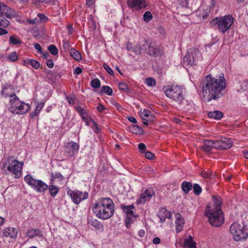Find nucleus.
<instances>
[{"instance_id": "nucleus-61", "label": "nucleus", "mask_w": 248, "mask_h": 248, "mask_svg": "<svg viewBox=\"0 0 248 248\" xmlns=\"http://www.w3.org/2000/svg\"><path fill=\"white\" fill-rule=\"evenodd\" d=\"M105 108L104 107V106L101 104H99V105L97 107V109L99 112L103 111V110H104Z\"/></svg>"}, {"instance_id": "nucleus-1", "label": "nucleus", "mask_w": 248, "mask_h": 248, "mask_svg": "<svg viewBox=\"0 0 248 248\" xmlns=\"http://www.w3.org/2000/svg\"><path fill=\"white\" fill-rule=\"evenodd\" d=\"M226 87V80L223 74H221L218 78L208 75L202 82V93L204 95L208 96V101L221 97L225 93Z\"/></svg>"}, {"instance_id": "nucleus-39", "label": "nucleus", "mask_w": 248, "mask_h": 248, "mask_svg": "<svg viewBox=\"0 0 248 248\" xmlns=\"http://www.w3.org/2000/svg\"><path fill=\"white\" fill-rule=\"evenodd\" d=\"M202 176L204 178H212L214 176L213 172L210 170H208L207 171H202L201 172Z\"/></svg>"}, {"instance_id": "nucleus-63", "label": "nucleus", "mask_w": 248, "mask_h": 248, "mask_svg": "<svg viewBox=\"0 0 248 248\" xmlns=\"http://www.w3.org/2000/svg\"><path fill=\"white\" fill-rule=\"evenodd\" d=\"M82 71V69L79 67H77L75 69V72L78 75L81 74Z\"/></svg>"}, {"instance_id": "nucleus-53", "label": "nucleus", "mask_w": 248, "mask_h": 248, "mask_svg": "<svg viewBox=\"0 0 248 248\" xmlns=\"http://www.w3.org/2000/svg\"><path fill=\"white\" fill-rule=\"evenodd\" d=\"M38 16L40 18L41 20H43L44 21H46L48 19V18L43 14H38Z\"/></svg>"}, {"instance_id": "nucleus-55", "label": "nucleus", "mask_w": 248, "mask_h": 248, "mask_svg": "<svg viewBox=\"0 0 248 248\" xmlns=\"http://www.w3.org/2000/svg\"><path fill=\"white\" fill-rule=\"evenodd\" d=\"M76 110L79 113L80 115L86 112L85 110L80 106H78L76 107Z\"/></svg>"}, {"instance_id": "nucleus-4", "label": "nucleus", "mask_w": 248, "mask_h": 248, "mask_svg": "<svg viewBox=\"0 0 248 248\" xmlns=\"http://www.w3.org/2000/svg\"><path fill=\"white\" fill-rule=\"evenodd\" d=\"M10 106L8 110L12 113L16 114H24L28 112L30 108L29 104L21 101L15 94H10Z\"/></svg>"}, {"instance_id": "nucleus-33", "label": "nucleus", "mask_w": 248, "mask_h": 248, "mask_svg": "<svg viewBox=\"0 0 248 248\" xmlns=\"http://www.w3.org/2000/svg\"><path fill=\"white\" fill-rule=\"evenodd\" d=\"M129 130L136 134H140L142 133V129L139 126L136 125H132L129 127Z\"/></svg>"}, {"instance_id": "nucleus-3", "label": "nucleus", "mask_w": 248, "mask_h": 248, "mask_svg": "<svg viewBox=\"0 0 248 248\" xmlns=\"http://www.w3.org/2000/svg\"><path fill=\"white\" fill-rule=\"evenodd\" d=\"M165 93L168 97L177 102L182 108H186L187 101L184 97L182 87L178 85L168 86L165 90Z\"/></svg>"}, {"instance_id": "nucleus-30", "label": "nucleus", "mask_w": 248, "mask_h": 248, "mask_svg": "<svg viewBox=\"0 0 248 248\" xmlns=\"http://www.w3.org/2000/svg\"><path fill=\"white\" fill-rule=\"evenodd\" d=\"M181 187L185 193L187 194L190 190L192 189V185L190 182H184L182 184Z\"/></svg>"}, {"instance_id": "nucleus-37", "label": "nucleus", "mask_w": 248, "mask_h": 248, "mask_svg": "<svg viewBox=\"0 0 248 248\" xmlns=\"http://www.w3.org/2000/svg\"><path fill=\"white\" fill-rule=\"evenodd\" d=\"M140 115L143 120H148V118L152 116L150 111L145 109L140 112Z\"/></svg>"}, {"instance_id": "nucleus-5", "label": "nucleus", "mask_w": 248, "mask_h": 248, "mask_svg": "<svg viewBox=\"0 0 248 248\" xmlns=\"http://www.w3.org/2000/svg\"><path fill=\"white\" fill-rule=\"evenodd\" d=\"M12 157H9L8 159V164L5 163L1 168L3 173L7 174L9 172H12L15 174L16 178H19L21 174V171L23 166V162H19L16 159L11 160Z\"/></svg>"}, {"instance_id": "nucleus-50", "label": "nucleus", "mask_w": 248, "mask_h": 248, "mask_svg": "<svg viewBox=\"0 0 248 248\" xmlns=\"http://www.w3.org/2000/svg\"><path fill=\"white\" fill-rule=\"evenodd\" d=\"M103 67L104 69L108 72L110 75H113L114 74L113 71L111 69V68L107 64L104 63L103 64Z\"/></svg>"}, {"instance_id": "nucleus-16", "label": "nucleus", "mask_w": 248, "mask_h": 248, "mask_svg": "<svg viewBox=\"0 0 248 248\" xmlns=\"http://www.w3.org/2000/svg\"><path fill=\"white\" fill-rule=\"evenodd\" d=\"M127 4L129 7L139 10L146 7V4L143 0H127Z\"/></svg>"}, {"instance_id": "nucleus-26", "label": "nucleus", "mask_w": 248, "mask_h": 248, "mask_svg": "<svg viewBox=\"0 0 248 248\" xmlns=\"http://www.w3.org/2000/svg\"><path fill=\"white\" fill-rule=\"evenodd\" d=\"M50 184H54L55 179H59V181H61L63 179V176L59 172H51L50 173Z\"/></svg>"}, {"instance_id": "nucleus-23", "label": "nucleus", "mask_w": 248, "mask_h": 248, "mask_svg": "<svg viewBox=\"0 0 248 248\" xmlns=\"http://www.w3.org/2000/svg\"><path fill=\"white\" fill-rule=\"evenodd\" d=\"M214 206L213 209L214 210H217L218 209H221L222 202L221 199L219 196H213ZM211 209H212L211 207Z\"/></svg>"}, {"instance_id": "nucleus-24", "label": "nucleus", "mask_w": 248, "mask_h": 248, "mask_svg": "<svg viewBox=\"0 0 248 248\" xmlns=\"http://www.w3.org/2000/svg\"><path fill=\"white\" fill-rule=\"evenodd\" d=\"M189 53L191 55L193 63L197 62L201 56L200 52L195 48L190 49Z\"/></svg>"}, {"instance_id": "nucleus-51", "label": "nucleus", "mask_w": 248, "mask_h": 248, "mask_svg": "<svg viewBox=\"0 0 248 248\" xmlns=\"http://www.w3.org/2000/svg\"><path fill=\"white\" fill-rule=\"evenodd\" d=\"M145 156L149 159H152L155 157L154 154L149 151H147L145 153Z\"/></svg>"}, {"instance_id": "nucleus-43", "label": "nucleus", "mask_w": 248, "mask_h": 248, "mask_svg": "<svg viewBox=\"0 0 248 248\" xmlns=\"http://www.w3.org/2000/svg\"><path fill=\"white\" fill-rule=\"evenodd\" d=\"M145 83L147 85L154 87L156 85V81L154 78H147L145 79Z\"/></svg>"}, {"instance_id": "nucleus-9", "label": "nucleus", "mask_w": 248, "mask_h": 248, "mask_svg": "<svg viewBox=\"0 0 248 248\" xmlns=\"http://www.w3.org/2000/svg\"><path fill=\"white\" fill-rule=\"evenodd\" d=\"M148 45V40L145 39H140L136 45L128 42L126 44V49L128 51L139 55L145 52Z\"/></svg>"}, {"instance_id": "nucleus-8", "label": "nucleus", "mask_w": 248, "mask_h": 248, "mask_svg": "<svg viewBox=\"0 0 248 248\" xmlns=\"http://www.w3.org/2000/svg\"><path fill=\"white\" fill-rule=\"evenodd\" d=\"M230 231L233 239L236 241L245 239L248 235V231L244 226L237 223H234L231 225Z\"/></svg>"}, {"instance_id": "nucleus-46", "label": "nucleus", "mask_w": 248, "mask_h": 248, "mask_svg": "<svg viewBox=\"0 0 248 248\" xmlns=\"http://www.w3.org/2000/svg\"><path fill=\"white\" fill-rule=\"evenodd\" d=\"M147 197V199L150 200V198L155 195V193L152 189H146L144 192Z\"/></svg>"}, {"instance_id": "nucleus-29", "label": "nucleus", "mask_w": 248, "mask_h": 248, "mask_svg": "<svg viewBox=\"0 0 248 248\" xmlns=\"http://www.w3.org/2000/svg\"><path fill=\"white\" fill-rule=\"evenodd\" d=\"M70 55L76 60L79 61L81 59V55L80 53L75 49L74 48H71L70 50Z\"/></svg>"}, {"instance_id": "nucleus-28", "label": "nucleus", "mask_w": 248, "mask_h": 248, "mask_svg": "<svg viewBox=\"0 0 248 248\" xmlns=\"http://www.w3.org/2000/svg\"><path fill=\"white\" fill-rule=\"evenodd\" d=\"M184 245L186 248H192L196 246L195 243L193 240V238L191 236L189 235L187 238H186L184 241Z\"/></svg>"}, {"instance_id": "nucleus-20", "label": "nucleus", "mask_w": 248, "mask_h": 248, "mask_svg": "<svg viewBox=\"0 0 248 248\" xmlns=\"http://www.w3.org/2000/svg\"><path fill=\"white\" fill-rule=\"evenodd\" d=\"M2 234L6 237L9 236L12 238H16L17 235V231L14 228H8L3 230Z\"/></svg>"}, {"instance_id": "nucleus-11", "label": "nucleus", "mask_w": 248, "mask_h": 248, "mask_svg": "<svg viewBox=\"0 0 248 248\" xmlns=\"http://www.w3.org/2000/svg\"><path fill=\"white\" fill-rule=\"evenodd\" d=\"M67 194L70 196L73 202L76 204H78L83 200L86 199L88 197V193L82 192L78 190L67 191Z\"/></svg>"}, {"instance_id": "nucleus-12", "label": "nucleus", "mask_w": 248, "mask_h": 248, "mask_svg": "<svg viewBox=\"0 0 248 248\" xmlns=\"http://www.w3.org/2000/svg\"><path fill=\"white\" fill-rule=\"evenodd\" d=\"M135 207L133 204L128 206H125V212L127 216L125 220L126 228H129L131 224L133 223L138 217V216L135 214Z\"/></svg>"}, {"instance_id": "nucleus-47", "label": "nucleus", "mask_w": 248, "mask_h": 248, "mask_svg": "<svg viewBox=\"0 0 248 248\" xmlns=\"http://www.w3.org/2000/svg\"><path fill=\"white\" fill-rule=\"evenodd\" d=\"M193 191L196 195H199L202 192V188L199 185L195 184L193 186Z\"/></svg>"}, {"instance_id": "nucleus-62", "label": "nucleus", "mask_w": 248, "mask_h": 248, "mask_svg": "<svg viewBox=\"0 0 248 248\" xmlns=\"http://www.w3.org/2000/svg\"><path fill=\"white\" fill-rule=\"evenodd\" d=\"M153 242L154 244H159L160 243V239L159 237H155L153 239Z\"/></svg>"}, {"instance_id": "nucleus-15", "label": "nucleus", "mask_w": 248, "mask_h": 248, "mask_svg": "<svg viewBox=\"0 0 248 248\" xmlns=\"http://www.w3.org/2000/svg\"><path fill=\"white\" fill-rule=\"evenodd\" d=\"M216 148L220 150H226L229 149L232 146V143L230 139L222 138L219 140H215Z\"/></svg>"}, {"instance_id": "nucleus-60", "label": "nucleus", "mask_w": 248, "mask_h": 248, "mask_svg": "<svg viewBox=\"0 0 248 248\" xmlns=\"http://www.w3.org/2000/svg\"><path fill=\"white\" fill-rule=\"evenodd\" d=\"M127 119L133 124H136L137 122L136 118L133 116L127 117Z\"/></svg>"}, {"instance_id": "nucleus-13", "label": "nucleus", "mask_w": 248, "mask_h": 248, "mask_svg": "<svg viewBox=\"0 0 248 248\" xmlns=\"http://www.w3.org/2000/svg\"><path fill=\"white\" fill-rule=\"evenodd\" d=\"M79 148V144L74 141L68 142L64 147L65 153L70 157L74 156L78 153Z\"/></svg>"}, {"instance_id": "nucleus-2", "label": "nucleus", "mask_w": 248, "mask_h": 248, "mask_svg": "<svg viewBox=\"0 0 248 248\" xmlns=\"http://www.w3.org/2000/svg\"><path fill=\"white\" fill-rule=\"evenodd\" d=\"M93 211L99 218L105 220L110 218L114 214V203L109 198L98 199L93 207Z\"/></svg>"}, {"instance_id": "nucleus-59", "label": "nucleus", "mask_w": 248, "mask_h": 248, "mask_svg": "<svg viewBox=\"0 0 248 248\" xmlns=\"http://www.w3.org/2000/svg\"><path fill=\"white\" fill-rule=\"evenodd\" d=\"M80 116L81 117L82 119L85 121V122H86L88 120V114L86 112V111L85 112H84L83 114H81V115H80Z\"/></svg>"}, {"instance_id": "nucleus-58", "label": "nucleus", "mask_w": 248, "mask_h": 248, "mask_svg": "<svg viewBox=\"0 0 248 248\" xmlns=\"http://www.w3.org/2000/svg\"><path fill=\"white\" fill-rule=\"evenodd\" d=\"M114 106L118 111H122L123 110V107L118 103H115Z\"/></svg>"}, {"instance_id": "nucleus-19", "label": "nucleus", "mask_w": 248, "mask_h": 248, "mask_svg": "<svg viewBox=\"0 0 248 248\" xmlns=\"http://www.w3.org/2000/svg\"><path fill=\"white\" fill-rule=\"evenodd\" d=\"M150 55L155 56L159 53V50L156 48L155 45L154 43L149 42L148 41V45L147 46V49L145 51Z\"/></svg>"}, {"instance_id": "nucleus-18", "label": "nucleus", "mask_w": 248, "mask_h": 248, "mask_svg": "<svg viewBox=\"0 0 248 248\" xmlns=\"http://www.w3.org/2000/svg\"><path fill=\"white\" fill-rule=\"evenodd\" d=\"M215 141L205 140L203 141V144L201 146L202 149L206 153L210 152L212 148H216Z\"/></svg>"}, {"instance_id": "nucleus-34", "label": "nucleus", "mask_w": 248, "mask_h": 248, "mask_svg": "<svg viewBox=\"0 0 248 248\" xmlns=\"http://www.w3.org/2000/svg\"><path fill=\"white\" fill-rule=\"evenodd\" d=\"M44 104L45 103L42 102L38 104L35 110L33 111L31 114V116L32 118H33L38 115V114L40 111L41 109L44 107Z\"/></svg>"}, {"instance_id": "nucleus-45", "label": "nucleus", "mask_w": 248, "mask_h": 248, "mask_svg": "<svg viewBox=\"0 0 248 248\" xmlns=\"http://www.w3.org/2000/svg\"><path fill=\"white\" fill-rule=\"evenodd\" d=\"M149 199H147V197L143 193L141 195L140 198L137 201V202L138 204H140L145 203Z\"/></svg>"}, {"instance_id": "nucleus-44", "label": "nucleus", "mask_w": 248, "mask_h": 248, "mask_svg": "<svg viewBox=\"0 0 248 248\" xmlns=\"http://www.w3.org/2000/svg\"><path fill=\"white\" fill-rule=\"evenodd\" d=\"M91 86L93 88H97L100 86V81L98 78H94L91 82Z\"/></svg>"}, {"instance_id": "nucleus-35", "label": "nucleus", "mask_w": 248, "mask_h": 248, "mask_svg": "<svg viewBox=\"0 0 248 248\" xmlns=\"http://www.w3.org/2000/svg\"><path fill=\"white\" fill-rule=\"evenodd\" d=\"M24 65H27L28 64H30L32 67L35 69H38L40 67V63L38 61L31 59L29 60L28 62H26L25 61L24 62Z\"/></svg>"}, {"instance_id": "nucleus-22", "label": "nucleus", "mask_w": 248, "mask_h": 248, "mask_svg": "<svg viewBox=\"0 0 248 248\" xmlns=\"http://www.w3.org/2000/svg\"><path fill=\"white\" fill-rule=\"evenodd\" d=\"M26 235L30 238L41 235V231L38 229H30L27 232Z\"/></svg>"}, {"instance_id": "nucleus-10", "label": "nucleus", "mask_w": 248, "mask_h": 248, "mask_svg": "<svg viewBox=\"0 0 248 248\" xmlns=\"http://www.w3.org/2000/svg\"><path fill=\"white\" fill-rule=\"evenodd\" d=\"M24 180L32 188L39 192H44L48 187V186L44 182L34 179L31 175H27L24 177Z\"/></svg>"}, {"instance_id": "nucleus-6", "label": "nucleus", "mask_w": 248, "mask_h": 248, "mask_svg": "<svg viewBox=\"0 0 248 248\" xmlns=\"http://www.w3.org/2000/svg\"><path fill=\"white\" fill-rule=\"evenodd\" d=\"M205 216L208 218L210 224L216 227L220 226L224 222V217L221 209L214 210L208 206L206 209Z\"/></svg>"}, {"instance_id": "nucleus-49", "label": "nucleus", "mask_w": 248, "mask_h": 248, "mask_svg": "<svg viewBox=\"0 0 248 248\" xmlns=\"http://www.w3.org/2000/svg\"><path fill=\"white\" fill-rule=\"evenodd\" d=\"M63 45V48L66 51H70V49L72 48H71V46L68 41H67L65 40L63 41V45Z\"/></svg>"}, {"instance_id": "nucleus-57", "label": "nucleus", "mask_w": 248, "mask_h": 248, "mask_svg": "<svg viewBox=\"0 0 248 248\" xmlns=\"http://www.w3.org/2000/svg\"><path fill=\"white\" fill-rule=\"evenodd\" d=\"M46 64L49 68H52L54 66V63L52 60H47Z\"/></svg>"}, {"instance_id": "nucleus-40", "label": "nucleus", "mask_w": 248, "mask_h": 248, "mask_svg": "<svg viewBox=\"0 0 248 248\" xmlns=\"http://www.w3.org/2000/svg\"><path fill=\"white\" fill-rule=\"evenodd\" d=\"M184 63L187 65H192L193 64V62L191 57V55L189 53L187 55L184 57Z\"/></svg>"}, {"instance_id": "nucleus-27", "label": "nucleus", "mask_w": 248, "mask_h": 248, "mask_svg": "<svg viewBox=\"0 0 248 248\" xmlns=\"http://www.w3.org/2000/svg\"><path fill=\"white\" fill-rule=\"evenodd\" d=\"M4 16V14L0 11V26L6 28L9 26L10 21Z\"/></svg>"}, {"instance_id": "nucleus-38", "label": "nucleus", "mask_w": 248, "mask_h": 248, "mask_svg": "<svg viewBox=\"0 0 248 248\" xmlns=\"http://www.w3.org/2000/svg\"><path fill=\"white\" fill-rule=\"evenodd\" d=\"M10 43L14 45L20 44L21 41L20 38L16 36H11L9 38Z\"/></svg>"}, {"instance_id": "nucleus-17", "label": "nucleus", "mask_w": 248, "mask_h": 248, "mask_svg": "<svg viewBox=\"0 0 248 248\" xmlns=\"http://www.w3.org/2000/svg\"><path fill=\"white\" fill-rule=\"evenodd\" d=\"M175 217L176 231L177 232H180L183 230L185 220L183 216L178 213L175 215Z\"/></svg>"}, {"instance_id": "nucleus-64", "label": "nucleus", "mask_w": 248, "mask_h": 248, "mask_svg": "<svg viewBox=\"0 0 248 248\" xmlns=\"http://www.w3.org/2000/svg\"><path fill=\"white\" fill-rule=\"evenodd\" d=\"M145 234V232L143 230H140L138 232V235L140 237H142Z\"/></svg>"}, {"instance_id": "nucleus-14", "label": "nucleus", "mask_w": 248, "mask_h": 248, "mask_svg": "<svg viewBox=\"0 0 248 248\" xmlns=\"http://www.w3.org/2000/svg\"><path fill=\"white\" fill-rule=\"evenodd\" d=\"M1 12L3 13L5 16L8 19H11L13 18L20 17V16L17 12L5 4L2 5V11Z\"/></svg>"}, {"instance_id": "nucleus-52", "label": "nucleus", "mask_w": 248, "mask_h": 248, "mask_svg": "<svg viewBox=\"0 0 248 248\" xmlns=\"http://www.w3.org/2000/svg\"><path fill=\"white\" fill-rule=\"evenodd\" d=\"M138 148L141 153H143L146 150V146L144 143H140L138 145Z\"/></svg>"}, {"instance_id": "nucleus-41", "label": "nucleus", "mask_w": 248, "mask_h": 248, "mask_svg": "<svg viewBox=\"0 0 248 248\" xmlns=\"http://www.w3.org/2000/svg\"><path fill=\"white\" fill-rule=\"evenodd\" d=\"M143 18L144 21L148 22L152 19L153 16L150 12L146 11L143 14Z\"/></svg>"}, {"instance_id": "nucleus-32", "label": "nucleus", "mask_w": 248, "mask_h": 248, "mask_svg": "<svg viewBox=\"0 0 248 248\" xmlns=\"http://www.w3.org/2000/svg\"><path fill=\"white\" fill-rule=\"evenodd\" d=\"M113 91L112 89L107 85L103 86L100 91V94L105 93L108 95H111Z\"/></svg>"}, {"instance_id": "nucleus-42", "label": "nucleus", "mask_w": 248, "mask_h": 248, "mask_svg": "<svg viewBox=\"0 0 248 248\" xmlns=\"http://www.w3.org/2000/svg\"><path fill=\"white\" fill-rule=\"evenodd\" d=\"M48 50L53 55H56L58 53V49L54 45H51L48 47Z\"/></svg>"}, {"instance_id": "nucleus-7", "label": "nucleus", "mask_w": 248, "mask_h": 248, "mask_svg": "<svg viewBox=\"0 0 248 248\" xmlns=\"http://www.w3.org/2000/svg\"><path fill=\"white\" fill-rule=\"evenodd\" d=\"M233 23V18L230 15H227L221 18H216L213 19L211 24L215 26L217 29L222 33L226 32Z\"/></svg>"}, {"instance_id": "nucleus-31", "label": "nucleus", "mask_w": 248, "mask_h": 248, "mask_svg": "<svg viewBox=\"0 0 248 248\" xmlns=\"http://www.w3.org/2000/svg\"><path fill=\"white\" fill-rule=\"evenodd\" d=\"M49 192L50 195L52 197H55L58 192L59 189L58 187L54 186V184H50L48 186Z\"/></svg>"}, {"instance_id": "nucleus-54", "label": "nucleus", "mask_w": 248, "mask_h": 248, "mask_svg": "<svg viewBox=\"0 0 248 248\" xmlns=\"http://www.w3.org/2000/svg\"><path fill=\"white\" fill-rule=\"evenodd\" d=\"M34 47L40 53H42V47L40 44L36 43L34 45Z\"/></svg>"}, {"instance_id": "nucleus-25", "label": "nucleus", "mask_w": 248, "mask_h": 248, "mask_svg": "<svg viewBox=\"0 0 248 248\" xmlns=\"http://www.w3.org/2000/svg\"><path fill=\"white\" fill-rule=\"evenodd\" d=\"M223 113L218 110L211 111L208 113V116L209 118H213L216 120H219L223 117Z\"/></svg>"}, {"instance_id": "nucleus-36", "label": "nucleus", "mask_w": 248, "mask_h": 248, "mask_svg": "<svg viewBox=\"0 0 248 248\" xmlns=\"http://www.w3.org/2000/svg\"><path fill=\"white\" fill-rule=\"evenodd\" d=\"M89 224L98 230L103 228V225L97 219H93L90 220Z\"/></svg>"}, {"instance_id": "nucleus-21", "label": "nucleus", "mask_w": 248, "mask_h": 248, "mask_svg": "<svg viewBox=\"0 0 248 248\" xmlns=\"http://www.w3.org/2000/svg\"><path fill=\"white\" fill-rule=\"evenodd\" d=\"M159 217L161 222H164L166 218H170L171 217L170 213L166 209L163 208L159 212Z\"/></svg>"}, {"instance_id": "nucleus-48", "label": "nucleus", "mask_w": 248, "mask_h": 248, "mask_svg": "<svg viewBox=\"0 0 248 248\" xmlns=\"http://www.w3.org/2000/svg\"><path fill=\"white\" fill-rule=\"evenodd\" d=\"M17 55L16 52H13L10 54L8 56V59L9 61L12 62H15L17 60Z\"/></svg>"}, {"instance_id": "nucleus-56", "label": "nucleus", "mask_w": 248, "mask_h": 248, "mask_svg": "<svg viewBox=\"0 0 248 248\" xmlns=\"http://www.w3.org/2000/svg\"><path fill=\"white\" fill-rule=\"evenodd\" d=\"M179 1L183 7H187L188 2L187 0H179Z\"/></svg>"}]
</instances>
